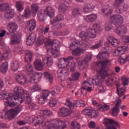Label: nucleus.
I'll return each mask as SVG.
<instances>
[{
  "instance_id": "obj_1",
  "label": "nucleus",
  "mask_w": 129,
  "mask_h": 129,
  "mask_svg": "<svg viewBox=\"0 0 129 129\" xmlns=\"http://www.w3.org/2000/svg\"><path fill=\"white\" fill-rule=\"evenodd\" d=\"M58 66L60 67L58 72V78L63 81L66 80L69 76L70 72H74L76 68L75 61L73 56H68L67 58H61L59 60Z\"/></svg>"
},
{
  "instance_id": "obj_2",
  "label": "nucleus",
  "mask_w": 129,
  "mask_h": 129,
  "mask_svg": "<svg viewBox=\"0 0 129 129\" xmlns=\"http://www.w3.org/2000/svg\"><path fill=\"white\" fill-rule=\"evenodd\" d=\"M109 63V60H102L96 62L97 66H101L99 70H97V74L95 76V79L93 80V83H94L96 86H102V80L105 79L106 77H108L107 71L105 69Z\"/></svg>"
},
{
  "instance_id": "obj_3",
  "label": "nucleus",
  "mask_w": 129,
  "mask_h": 129,
  "mask_svg": "<svg viewBox=\"0 0 129 129\" xmlns=\"http://www.w3.org/2000/svg\"><path fill=\"white\" fill-rule=\"evenodd\" d=\"M128 50V47L127 46H122L115 49L113 52V56L117 57L120 56L119 57L118 61L120 64H123L126 61H129V54L127 55L125 53H123V52H125Z\"/></svg>"
},
{
  "instance_id": "obj_4",
  "label": "nucleus",
  "mask_w": 129,
  "mask_h": 129,
  "mask_svg": "<svg viewBox=\"0 0 129 129\" xmlns=\"http://www.w3.org/2000/svg\"><path fill=\"white\" fill-rule=\"evenodd\" d=\"M33 56H34V52L33 51L31 50L26 51L24 59L26 66L25 68V71L27 75H32L34 73L33 66L30 63L33 61Z\"/></svg>"
},
{
  "instance_id": "obj_5",
  "label": "nucleus",
  "mask_w": 129,
  "mask_h": 129,
  "mask_svg": "<svg viewBox=\"0 0 129 129\" xmlns=\"http://www.w3.org/2000/svg\"><path fill=\"white\" fill-rule=\"evenodd\" d=\"M125 91V89L123 88H121L118 90V87H117V93L119 97H117L115 101L116 104L115 107L112 110V116H116V115H118L119 113V107L121 104V100L120 99V97L124 94Z\"/></svg>"
},
{
  "instance_id": "obj_6",
  "label": "nucleus",
  "mask_w": 129,
  "mask_h": 129,
  "mask_svg": "<svg viewBox=\"0 0 129 129\" xmlns=\"http://www.w3.org/2000/svg\"><path fill=\"white\" fill-rule=\"evenodd\" d=\"M61 125L63 129L66 128L67 126L65 122L61 120L55 119L51 121H46L43 126L44 128L47 127L48 129H60Z\"/></svg>"
},
{
  "instance_id": "obj_7",
  "label": "nucleus",
  "mask_w": 129,
  "mask_h": 129,
  "mask_svg": "<svg viewBox=\"0 0 129 129\" xmlns=\"http://www.w3.org/2000/svg\"><path fill=\"white\" fill-rule=\"evenodd\" d=\"M0 98L1 99H5L7 100L6 102L7 105H9L10 107H13L16 105V102H15V100H17L18 97L14 96L12 93H9L8 95V92H7V91L2 90L0 92Z\"/></svg>"
},
{
  "instance_id": "obj_8",
  "label": "nucleus",
  "mask_w": 129,
  "mask_h": 129,
  "mask_svg": "<svg viewBox=\"0 0 129 129\" xmlns=\"http://www.w3.org/2000/svg\"><path fill=\"white\" fill-rule=\"evenodd\" d=\"M35 69L38 71H42L44 69V66L45 67H51L53 65V61L50 60L49 57H44L42 61L40 59H36L34 62Z\"/></svg>"
},
{
  "instance_id": "obj_9",
  "label": "nucleus",
  "mask_w": 129,
  "mask_h": 129,
  "mask_svg": "<svg viewBox=\"0 0 129 129\" xmlns=\"http://www.w3.org/2000/svg\"><path fill=\"white\" fill-rule=\"evenodd\" d=\"M14 94L16 95H14V96L18 97L16 98V100H14L15 105L16 103H18L19 104L23 103V102H24V99H23L22 96H24L26 92H28V91L23 89L21 87H16L14 89Z\"/></svg>"
},
{
  "instance_id": "obj_10",
  "label": "nucleus",
  "mask_w": 129,
  "mask_h": 129,
  "mask_svg": "<svg viewBox=\"0 0 129 129\" xmlns=\"http://www.w3.org/2000/svg\"><path fill=\"white\" fill-rule=\"evenodd\" d=\"M23 110V106H18L14 108L11 109L8 113H5V115H7L8 118L10 119H13L15 118L19 112H21Z\"/></svg>"
},
{
  "instance_id": "obj_11",
  "label": "nucleus",
  "mask_w": 129,
  "mask_h": 129,
  "mask_svg": "<svg viewBox=\"0 0 129 129\" xmlns=\"http://www.w3.org/2000/svg\"><path fill=\"white\" fill-rule=\"evenodd\" d=\"M112 6L115 9L118 10L119 14H121L122 12L127 11L128 9V6L126 4H123V1H115L112 4Z\"/></svg>"
},
{
  "instance_id": "obj_12",
  "label": "nucleus",
  "mask_w": 129,
  "mask_h": 129,
  "mask_svg": "<svg viewBox=\"0 0 129 129\" xmlns=\"http://www.w3.org/2000/svg\"><path fill=\"white\" fill-rule=\"evenodd\" d=\"M91 101L92 104L94 105L96 109L99 111H107V110H108V109L110 108L109 105L106 104L102 105L101 104H99L98 102H97V101H96V100H94V99H92Z\"/></svg>"
},
{
  "instance_id": "obj_13",
  "label": "nucleus",
  "mask_w": 129,
  "mask_h": 129,
  "mask_svg": "<svg viewBox=\"0 0 129 129\" xmlns=\"http://www.w3.org/2000/svg\"><path fill=\"white\" fill-rule=\"evenodd\" d=\"M110 21L115 26L121 25L123 23V17L119 15H115L111 16Z\"/></svg>"
},
{
  "instance_id": "obj_14",
  "label": "nucleus",
  "mask_w": 129,
  "mask_h": 129,
  "mask_svg": "<svg viewBox=\"0 0 129 129\" xmlns=\"http://www.w3.org/2000/svg\"><path fill=\"white\" fill-rule=\"evenodd\" d=\"M59 41L54 40L53 41L48 40L45 42V45L46 47H51L53 50L56 51H59Z\"/></svg>"
},
{
  "instance_id": "obj_15",
  "label": "nucleus",
  "mask_w": 129,
  "mask_h": 129,
  "mask_svg": "<svg viewBox=\"0 0 129 129\" xmlns=\"http://www.w3.org/2000/svg\"><path fill=\"white\" fill-rule=\"evenodd\" d=\"M73 42H75L76 45H74L73 46V47H71L72 49H73L74 48H79L81 51H83V52L85 53V51H86V47H87V44L84 42H82L80 43V41L79 40H77L76 39H74L72 40Z\"/></svg>"
},
{
  "instance_id": "obj_16",
  "label": "nucleus",
  "mask_w": 129,
  "mask_h": 129,
  "mask_svg": "<svg viewBox=\"0 0 129 129\" xmlns=\"http://www.w3.org/2000/svg\"><path fill=\"white\" fill-rule=\"evenodd\" d=\"M71 114V111L67 108H60L58 111V115L60 117H67Z\"/></svg>"
},
{
  "instance_id": "obj_17",
  "label": "nucleus",
  "mask_w": 129,
  "mask_h": 129,
  "mask_svg": "<svg viewBox=\"0 0 129 129\" xmlns=\"http://www.w3.org/2000/svg\"><path fill=\"white\" fill-rule=\"evenodd\" d=\"M22 41V36L20 34H14L10 39V45H18Z\"/></svg>"
},
{
  "instance_id": "obj_18",
  "label": "nucleus",
  "mask_w": 129,
  "mask_h": 129,
  "mask_svg": "<svg viewBox=\"0 0 129 129\" xmlns=\"http://www.w3.org/2000/svg\"><path fill=\"white\" fill-rule=\"evenodd\" d=\"M73 46H76V44H75V42H73L72 41V42L70 45V49L73 51V55H74L75 56H78L79 55H81V54H83V51L81 50L79 47H74ZM72 47H73V48H72Z\"/></svg>"
},
{
  "instance_id": "obj_19",
  "label": "nucleus",
  "mask_w": 129,
  "mask_h": 129,
  "mask_svg": "<svg viewBox=\"0 0 129 129\" xmlns=\"http://www.w3.org/2000/svg\"><path fill=\"white\" fill-rule=\"evenodd\" d=\"M115 32L116 34H117V35H119V36L123 37V35L127 33V28L124 25L119 26L116 28Z\"/></svg>"
},
{
  "instance_id": "obj_20",
  "label": "nucleus",
  "mask_w": 129,
  "mask_h": 129,
  "mask_svg": "<svg viewBox=\"0 0 129 129\" xmlns=\"http://www.w3.org/2000/svg\"><path fill=\"white\" fill-rule=\"evenodd\" d=\"M27 77L25 74L17 75L16 76V81L20 84V85H24L27 83Z\"/></svg>"
},
{
  "instance_id": "obj_21",
  "label": "nucleus",
  "mask_w": 129,
  "mask_h": 129,
  "mask_svg": "<svg viewBox=\"0 0 129 129\" xmlns=\"http://www.w3.org/2000/svg\"><path fill=\"white\" fill-rule=\"evenodd\" d=\"M22 65H23V63L21 61H13L11 63L10 68L12 71H18L21 67H22Z\"/></svg>"
},
{
  "instance_id": "obj_22",
  "label": "nucleus",
  "mask_w": 129,
  "mask_h": 129,
  "mask_svg": "<svg viewBox=\"0 0 129 129\" xmlns=\"http://www.w3.org/2000/svg\"><path fill=\"white\" fill-rule=\"evenodd\" d=\"M30 78L31 83H37V81H39V79L42 78V74L38 72H34Z\"/></svg>"
},
{
  "instance_id": "obj_23",
  "label": "nucleus",
  "mask_w": 129,
  "mask_h": 129,
  "mask_svg": "<svg viewBox=\"0 0 129 129\" xmlns=\"http://www.w3.org/2000/svg\"><path fill=\"white\" fill-rule=\"evenodd\" d=\"M18 26L17 23L15 22H10L7 26V29L10 33H13L17 32Z\"/></svg>"
},
{
  "instance_id": "obj_24",
  "label": "nucleus",
  "mask_w": 129,
  "mask_h": 129,
  "mask_svg": "<svg viewBox=\"0 0 129 129\" xmlns=\"http://www.w3.org/2000/svg\"><path fill=\"white\" fill-rule=\"evenodd\" d=\"M108 48V47H103V50H105V51H102V52L99 53L98 54L97 58L101 59H107V58L109 57V53H108L107 50Z\"/></svg>"
},
{
  "instance_id": "obj_25",
  "label": "nucleus",
  "mask_w": 129,
  "mask_h": 129,
  "mask_svg": "<svg viewBox=\"0 0 129 129\" xmlns=\"http://www.w3.org/2000/svg\"><path fill=\"white\" fill-rule=\"evenodd\" d=\"M84 20L87 23H93L97 20V15L95 14H92L91 15L84 16Z\"/></svg>"
},
{
  "instance_id": "obj_26",
  "label": "nucleus",
  "mask_w": 129,
  "mask_h": 129,
  "mask_svg": "<svg viewBox=\"0 0 129 129\" xmlns=\"http://www.w3.org/2000/svg\"><path fill=\"white\" fill-rule=\"evenodd\" d=\"M95 8V6H94V5H93L92 3L87 4L85 5L83 11L86 14H88L93 12V10H94Z\"/></svg>"
},
{
  "instance_id": "obj_27",
  "label": "nucleus",
  "mask_w": 129,
  "mask_h": 129,
  "mask_svg": "<svg viewBox=\"0 0 129 129\" xmlns=\"http://www.w3.org/2000/svg\"><path fill=\"white\" fill-rule=\"evenodd\" d=\"M36 34L34 33H31L29 35L26 41L27 46H31L34 44V42H36Z\"/></svg>"
},
{
  "instance_id": "obj_28",
  "label": "nucleus",
  "mask_w": 129,
  "mask_h": 129,
  "mask_svg": "<svg viewBox=\"0 0 129 129\" xmlns=\"http://www.w3.org/2000/svg\"><path fill=\"white\" fill-rule=\"evenodd\" d=\"M47 54L50 57H53V58H57L59 56V50H56L51 47V49H47Z\"/></svg>"
},
{
  "instance_id": "obj_29",
  "label": "nucleus",
  "mask_w": 129,
  "mask_h": 129,
  "mask_svg": "<svg viewBox=\"0 0 129 129\" xmlns=\"http://www.w3.org/2000/svg\"><path fill=\"white\" fill-rule=\"evenodd\" d=\"M69 8H70L69 3L66 1L64 3L61 4L59 6L58 11L59 12H63V13H65L66 11H68V10H69Z\"/></svg>"
},
{
  "instance_id": "obj_30",
  "label": "nucleus",
  "mask_w": 129,
  "mask_h": 129,
  "mask_svg": "<svg viewBox=\"0 0 129 129\" xmlns=\"http://www.w3.org/2000/svg\"><path fill=\"white\" fill-rule=\"evenodd\" d=\"M101 12L105 15H111L112 9L109 5L104 6L102 8Z\"/></svg>"
},
{
  "instance_id": "obj_31",
  "label": "nucleus",
  "mask_w": 129,
  "mask_h": 129,
  "mask_svg": "<svg viewBox=\"0 0 129 129\" xmlns=\"http://www.w3.org/2000/svg\"><path fill=\"white\" fill-rule=\"evenodd\" d=\"M104 122L105 125H107V124H113L114 125H115V126H117V127H119L120 126L118 122L112 119H108L106 118L104 120Z\"/></svg>"
},
{
  "instance_id": "obj_32",
  "label": "nucleus",
  "mask_w": 129,
  "mask_h": 129,
  "mask_svg": "<svg viewBox=\"0 0 129 129\" xmlns=\"http://www.w3.org/2000/svg\"><path fill=\"white\" fill-rule=\"evenodd\" d=\"M87 33L89 39H94L96 38V30L95 29L89 28L87 30Z\"/></svg>"
},
{
  "instance_id": "obj_33",
  "label": "nucleus",
  "mask_w": 129,
  "mask_h": 129,
  "mask_svg": "<svg viewBox=\"0 0 129 129\" xmlns=\"http://www.w3.org/2000/svg\"><path fill=\"white\" fill-rule=\"evenodd\" d=\"M32 15H33V13L32 12V10L30 9V7L29 6L26 7L25 9L22 17L28 19L30 18Z\"/></svg>"
},
{
  "instance_id": "obj_34",
  "label": "nucleus",
  "mask_w": 129,
  "mask_h": 129,
  "mask_svg": "<svg viewBox=\"0 0 129 129\" xmlns=\"http://www.w3.org/2000/svg\"><path fill=\"white\" fill-rule=\"evenodd\" d=\"M79 37L81 38V39H82V41H84V42H88V41L90 40L87 32H86L84 31H82L80 33Z\"/></svg>"
},
{
  "instance_id": "obj_35",
  "label": "nucleus",
  "mask_w": 129,
  "mask_h": 129,
  "mask_svg": "<svg viewBox=\"0 0 129 129\" xmlns=\"http://www.w3.org/2000/svg\"><path fill=\"white\" fill-rule=\"evenodd\" d=\"M36 20H31L27 22V28L29 29V30L32 32L33 30H35L36 28Z\"/></svg>"
},
{
  "instance_id": "obj_36",
  "label": "nucleus",
  "mask_w": 129,
  "mask_h": 129,
  "mask_svg": "<svg viewBox=\"0 0 129 129\" xmlns=\"http://www.w3.org/2000/svg\"><path fill=\"white\" fill-rule=\"evenodd\" d=\"M108 42L111 44L113 47H117L119 45V41L117 39L114 38L112 36H110L107 39Z\"/></svg>"
},
{
  "instance_id": "obj_37",
  "label": "nucleus",
  "mask_w": 129,
  "mask_h": 129,
  "mask_svg": "<svg viewBox=\"0 0 129 129\" xmlns=\"http://www.w3.org/2000/svg\"><path fill=\"white\" fill-rule=\"evenodd\" d=\"M32 122L34 123L35 126H37V125H39L40 123H41L42 124V127L43 128H48V127H47L45 128L44 127V126H43V125H44V124H45L46 122H45L44 123H43V121H41V120L40 119V118H39L38 117H37V116L34 117L32 118Z\"/></svg>"
},
{
  "instance_id": "obj_38",
  "label": "nucleus",
  "mask_w": 129,
  "mask_h": 129,
  "mask_svg": "<svg viewBox=\"0 0 129 129\" xmlns=\"http://www.w3.org/2000/svg\"><path fill=\"white\" fill-rule=\"evenodd\" d=\"M64 20V16L61 14L57 15L50 22V25H54L56 24L57 22H61Z\"/></svg>"
},
{
  "instance_id": "obj_39",
  "label": "nucleus",
  "mask_w": 129,
  "mask_h": 129,
  "mask_svg": "<svg viewBox=\"0 0 129 129\" xmlns=\"http://www.w3.org/2000/svg\"><path fill=\"white\" fill-rule=\"evenodd\" d=\"M15 11L13 9H9L7 10L5 13V17L8 20L12 19L14 17Z\"/></svg>"
},
{
  "instance_id": "obj_40",
  "label": "nucleus",
  "mask_w": 129,
  "mask_h": 129,
  "mask_svg": "<svg viewBox=\"0 0 129 129\" xmlns=\"http://www.w3.org/2000/svg\"><path fill=\"white\" fill-rule=\"evenodd\" d=\"M45 16H46V12L45 10H40L37 14L38 21L39 22H43L45 20Z\"/></svg>"
},
{
  "instance_id": "obj_41",
  "label": "nucleus",
  "mask_w": 129,
  "mask_h": 129,
  "mask_svg": "<svg viewBox=\"0 0 129 129\" xmlns=\"http://www.w3.org/2000/svg\"><path fill=\"white\" fill-rule=\"evenodd\" d=\"M45 13L49 18H53L55 16V11L54 9L51 7H48L46 8Z\"/></svg>"
},
{
  "instance_id": "obj_42",
  "label": "nucleus",
  "mask_w": 129,
  "mask_h": 129,
  "mask_svg": "<svg viewBox=\"0 0 129 129\" xmlns=\"http://www.w3.org/2000/svg\"><path fill=\"white\" fill-rule=\"evenodd\" d=\"M39 5L37 4H33L31 5V11L33 17L36 16L38 11H39Z\"/></svg>"
},
{
  "instance_id": "obj_43",
  "label": "nucleus",
  "mask_w": 129,
  "mask_h": 129,
  "mask_svg": "<svg viewBox=\"0 0 129 129\" xmlns=\"http://www.w3.org/2000/svg\"><path fill=\"white\" fill-rule=\"evenodd\" d=\"M80 73L79 72H75L72 75V78H69L68 79V81H77L80 77Z\"/></svg>"
},
{
  "instance_id": "obj_44",
  "label": "nucleus",
  "mask_w": 129,
  "mask_h": 129,
  "mask_svg": "<svg viewBox=\"0 0 129 129\" xmlns=\"http://www.w3.org/2000/svg\"><path fill=\"white\" fill-rule=\"evenodd\" d=\"M78 64L79 65V68L80 70H84V69H86V68L88 67V63L83 60L78 61Z\"/></svg>"
},
{
  "instance_id": "obj_45",
  "label": "nucleus",
  "mask_w": 129,
  "mask_h": 129,
  "mask_svg": "<svg viewBox=\"0 0 129 129\" xmlns=\"http://www.w3.org/2000/svg\"><path fill=\"white\" fill-rule=\"evenodd\" d=\"M8 68L9 63L5 62L0 66V72H2V73H6Z\"/></svg>"
},
{
  "instance_id": "obj_46",
  "label": "nucleus",
  "mask_w": 129,
  "mask_h": 129,
  "mask_svg": "<svg viewBox=\"0 0 129 129\" xmlns=\"http://www.w3.org/2000/svg\"><path fill=\"white\" fill-rule=\"evenodd\" d=\"M72 16L74 17V18L81 16V11H80V9L78 8L74 9L72 11Z\"/></svg>"
},
{
  "instance_id": "obj_47",
  "label": "nucleus",
  "mask_w": 129,
  "mask_h": 129,
  "mask_svg": "<svg viewBox=\"0 0 129 129\" xmlns=\"http://www.w3.org/2000/svg\"><path fill=\"white\" fill-rule=\"evenodd\" d=\"M23 97L24 99L25 100V103H27L28 105L29 104L32 103V99H31V97H30V94H29V92H25V94Z\"/></svg>"
},
{
  "instance_id": "obj_48",
  "label": "nucleus",
  "mask_w": 129,
  "mask_h": 129,
  "mask_svg": "<svg viewBox=\"0 0 129 129\" xmlns=\"http://www.w3.org/2000/svg\"><path fill=\"white\" fill-rule=\"evenodd\" d=\"M40 113L42 116H50L53 115V112L49 109L41 110Z\"/></svg>"
},
{
  "instance_id": "obj_49",
  "label": "nucleus",
  "mask_w": 129,
  "mask_h": 129,
  "mask_svg": "<svg viewBox=\"0 0 129 129\" xmlns=\"http://www.w3.org/2000/svg\"><path fill=\"white\" fill-rule=\"evenodd\" d=\"M60 88L58 86H55L54 87L53 90L51 91V93L52 96H57L60 94Z\"/></svg>"
},
{
  "instance_id": "obj_50",
  "label": "nucleus",
  "mask_w": 129,
  "mask_h": 129,
  "mask_svg": "<svg viewBox=\"0 0 129 129\" xmlns=\"http://www.w3.org/2000/svg\"><path fill=\"white\" fill-rule=\"evenodd\" d=\"M16 7L18 12H23V11H24V9H25V7H24V4L21 3V1L16 2Z\"/></svg>"
},
{
  "instance_id": "obj_51",
  "label": "nucleus",
  "mask_w": 129,
  "mask_h": 129,
  "mask_svg": "<svg viewBox=\"0 0 129 129\" xmlns=\"http://www.w3.org/2000/svg\"><path fill=\"white\" fill-rule=\"evenodd\" d=\"M44 75L45 78L48 80V81H49L51 83L53 82V75H52L51 73L48 72H45L44 73Z\"/></svg>"
},
{
  "instance_id": "obj_52",
  "label": "nucleus",
  "mask_w": 129,
  "mask_h": 129,
  "mask_svg": "<svg viewBox=\"0 0 129 129\" xmlns=\"http://www.w3.org/2000/svg\"><path fill=\"white\" fill-rule=\"evenodd\" d=\"M36 98L38 100V103H39V104H44L46 101H47V99L43 97L40 95L36 96Z\"/></svg>"
},
{
  "instance_id": "obj_53",
  "label": "nucleus",
  "mask_w": 129,
  "mask_h": 129,
  "mask_svg": "<svg viewBox=\"0 0 129 129\" xmlns=\"http://www.w3.org/2000/svg\"><path fill=\"white\" fill-rule=\"evenodd\" d=\"M41 89H42L41 86L37 84L33 85V86L30 88V90L32 91V92H35V91H40Z\"/></svg>"
},
{
  "instance_id": "obj_54",
  "label": "nucleus",
  "mask_w": 129,
  "mask_h": 129,
  "mask_svg": "<svg viewBox=\"0 0 129 129\" xmlns=\"http://www.w3.org/2000/svg\"><path fill=\"white\" fill-rule=\"evenodd\" d=\"M103 45V42H102V41L99 40L97 41V43H95V44L93 45L91 48L92 50H95V49H98L100 47H101Z\"/></svg>"
},
{
  "instance_id": "obj_55",
  "label": "nucleus",
  "mask_w": 129,
  "mask_h": 129,
  "mask_svg": "<svg viewBox=\"0 0 129 129\" xmlns=\"http://www.w3.org/2000/svg\"><path fill=\"white\" fill-rule=\"evenodd\" d=\"M9 8L10 4H9V3H3L0 4V11H1V12L7 11V10Z\"/></svg>"
},
{
  "instance_id": "obj_56",
  "label": "nucleus",
  "mask_w": 129,
  "mask_h": 129,
  "mask_svg": "<svg viewBox=\"0 0 129 129\" xmlns=\"http://www.w3.org/2000/svg\"><path fill=\"white\" fill-rule=\"evenodd\" d=\"M65 27V24L63 23H58L52 26V28H54V30H60L62 28H64Z\"/></svg>"
},
{
  "instance_id": "obj_57",
  "label": "nucleus",
  "mask_w": 129,
  "mask_h": 129,
  "mask_svg": "<svg viewBox=\"0 0 129 129\" xmlns=\"http://www.w3.org/2000/svg\"><path fill=\"white\" fill-rule=\"evenodd\" d=\"M106 85L107 86H112L113 83H114V81L112 78H108L106 81Z\"/></svg>"
},
{
  "instance_id": "obj_58",
  "label": "nucleus",
  "mask_w": 129,
  "mask_h": 129,
  "mask_svg": "<svg viewBox=\"0 0 129 129\" xmlns=\"http://www.w3.org/2000/svg\"><path fill=\"white\" fill-rule=\"evenodd\" d=\"M57 104V100L54 98H50L49 99V104L51 107H54L56 106V104Z\"/></svg>"
},
{
  "instance_id": "obj_59",
  "label": "nucleus",
  "mask_w": 129,
  "mask_h": 129,
  "mask_svg": "<svg viewBox=\"0 0 129 129\" xmlns=\"http://www.w3.org/2000/svg\"><path fill=\"white\" fill-rule=\"evenodd\" d=\"M50 95V91L48 90H43L42 91V96L44 98L46 99H48V96Z\"/></svg>"
},
{
  "instance_id": "obj_60",
  "label": "nucleus",
  "mask_w": 129,
  "mask_h": 129,
  "mask_svg": "<svg viewBox=\"0 0 129 129\" xmlns=\"http://www.w3.org/2000/svg\"><path fill=\"white\" fill-rule=\"evenodd\" d=\"M71 126L74 127V128H80V123H78L76 121H72L71 122Z\"/></svg>"
},
{
  "instance_id": "obj_61",
  "label": "nucleus",
  "mask_w": 129,
  "mask_h": 129,
  "mask_svg": "<svg viewBox=\"0 0 129 129\" xmlns=\"http://www.w3.org/2000/svg\"><path fill=\"white\" fill-rule=\"evenodd\" d=\"M121 81L123 86H126V85H128V78L125 77V76H123L121 78Z\"/></svg>"
},
{
  "instance_id": "obj_62",
  "label": "nucleus",
  "mask_w": 129,
  "mask_h": 129,
  "mask_svg": "<svg viewBox=\"0 0 129 129\" xmlns=\"http://www.w3.org/2000/svg\"><path fill=\"white\" fill-rule=\"evenodd\" d=\"M90 86H91V84L88 82H84L82 85V88L83 90H86V89Z\"/></svg>"
},
{
  "instance_id": "obj_63",
  "label": "nucleus",
  "mask_w": 129,
  "mask_h": 129,
  "mask_svg": "<svg viewBox=\"0 0 129 129\" xmlns=\"http://www.w3.org/2000/svg\"><path fill=\"white\" fill-rule=\"evenodd\" d=\"M65 104L66 105H67V106H69L70 109H73V108H74V104H73L69 100H66V102L65 103Z\"/></svg>"
},
{
  "instance_id": "obj_64",
  "label": "nucleus",
  "mask_w": 129,
  "mask_h": 129,
  "mask_svg": "<svg viewBox=\"0 0 129 129\" xmlns=\"http://www.w3.org/2000/svg\"><path fill=\"white\" fill-rule=\"evenodd\" d=\"M91 116L92 117H97L98 116V111L93 109H91Z\"/></svg>"
}]
</instances>
